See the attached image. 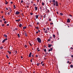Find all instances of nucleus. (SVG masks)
I'll use <instances>...</instances> for the list:
<instances>
[{
  "label": "nucleus",
  "instance_id": "obj_1",
  "mask_svg": "<svg viewBox=\"0 0 73 73\" xmlns=\"http://www.w3.org/2000/svg\"><path fill=\"white\" fill-rule=\"evenodd\" d=\"M37 39L38 42H39V43H41V40L40 39V38L38 37Z\"/></svg>",
  "mask_w": 73,
  "mask_h": 73
},
{
  "label": "nucleus",
  "instance_id": "obj_2",
  "mask_svg": "<svg viewBox=\"0 0 73 73\" xmlns=\"http://www.w3.org/2000/svg\"><path fill=\"white\" fill-rule=\"evenodd\" d=\"M52 3H53L54 6H55V5H56V3H55L56 1H55V0H52Z\"/></svg>",
  "mask_w": 73,
  "mask_h": 73
},
{
  "label": "nucleus",
  "instance_id": "obj_3",
  "mask_svg": "<svg viewBox=\"0 0 73 73\" xmlns=\"http://www.w3.org/2000/svg\"><path fill=\"white\" fill-rule=\"evenodd\" d=\"M55 4L56 7H58V2L56 1Z\"/></svg>",
  "mask_w": 73,
  "mask_h": 73
},
{
  "label": "nucleus",
  "instance_id": "obj_4",
  "mask_svg": "<svg viewBox=\"0 0 73 73\" xmlns=\"http://www.w3.org/2000/svg\"><path fill=\"white\" fill-rule=\"evenodd\" d=\"M6 40H7V38H6L5 39H4L2 41V43H4V42H5Z\"/></svg>",
  "mask_w": 73,
  "mask_h": 73
},
{
  "label": "nucleus",
  "instance_id": "obj_5",
  "mask_svg": "<svg viewBox=\"0 0 73 73\" xmlns=\"http://www.w3.org/2000/svg\"><path fill=\"white\" fill-rule=\"evenodd\" d=\"M19 14H20V12L19 11H17L16 13H15V15H19Z\"/></svg>",
  "mask_w": 73,
  "mask_h": 73
},
{
  "label": "nucleus",
  "instance_id": "obj_6",
  "mask_svg": "<svg viewBox=\"0 0 73 73\" xmlns=\"http://www.w3.org/2000/svg\"><path fill=\"white\" fill-rule=\"evenodd\" d=\"M48 48H50L51 47V46L52 45L51 44H48Z\"/></svg>",
  "mask_w": 73,
  "mask_h": 73
},
{
  "label": "nucleus",
  "instance_id": "obj_7",
  "mask_svg": "<svg viewBox=\"0 0 73 73\" xmlns=\"http://www.w3.org/2000/svg\"><path fill=\"white\" fill-rule=\"evenodd\" d=\"M16 21H17L18 22H19V21H20V19H19L18 20H15Z\"/></svg>",
  "mask_w": 73,
  "mask_h": 73
},
{
  "label": "nucleus",
  "instance_id": "obj_8",
  "mask_svg": "<svg viewBox=\"0 0 73 73\" xmlns=\"http://www.w3.org/2000/svg\"><path fill=\"white\" fill-rule=\"evenodd\" d=\"M67 22H68L69 23H70V19H68L67 21Z\"/></svg>",
  "mask_w": 73,
  "mask_h": 73
},
{
  "label": "nucleus",
  "instance_id": "obj_9",
  "mask_svg": "<svg viewBox=\"0 0 73 73\" xmlns=\"http://www.w3.org/2000/svg\"><path fill=\"white\" fill-rule=\"evenodd\" d=\"M4 36L5 37L7 38V35H4Z\"/></svg>",
  "mask_w": 73,
  "mask_h": 73
},
{
  "label": "nucleus",
  "instance_id": "obj_10",
  "mask_svg": "<svg viewBox=\"0 0 73 73\" xmlns=\"http://www.w3.org/2000/svg\"><path fill=\"white\" fill-rule=\"evenodd\" d=\"M7 52L9 53V54H11V52L9 51H7Z\"/></svg>",
  "mask_w": 73,
  "mask_h": 73
},
{
  "label": "nucleus",
  "instance_id": "obj_11",
  "mask_svg": "<svg viewBox=\"0 0 73 73\" xmlns=\"http://www.w3.org/2000/svg\"><path fill=\"white\" fill-rule=\"evenodd\" d=\"M37 9H38L37 7H35V11H36V10H37Z\"/></svg>",
  "mask_w": 73,
  "mask_h": 73
},
{
  "label": "nucleus",
  "instance_id": "obj_12",
  "mask_svg": "<svg viewBox=\"0 0 73 73\" xmlns=\"http://www.w3.org/2000/svg\"><path fill=\"white\" fill-rule=\"evenodd\" d=\"M35 17H36V19L38 17V15H36Z\"/></svg>",
  "mask_w": 73,
  "mask_h": 73
},
{
  "label": "nucleus",
  "instance_id": "obj_13",
  "mask_svg": "<svg viewBox=\"0 0 73 73\" xmlns=\"http://www.w3.org/2000/svg\"><path fill=\"white\" fill-rule=\"evenodd\" d=\"M5 1H6V3H5L6 5H7V4H8V2L6 1V0H5Z\"/></svg>",
  "mask_w": 73,
  "mask_h": 73
},
{
  "label": "nucleus",
  "instance_id": "obj_14",
  "mask_svg": "<svg viewBox=\"0 0 73 73\" xmlns=\"http://www.w3.org/2000/svg\"><path fill=\"white\" fill-rule=\"evenodd\" d=\"M23 28L25 29H26V28H27V27L26 26L24 27H23Z\"/></svg>",
  "mask_w": 73,
  "mask_h": 73
},
{
  "label": "nucleus",
  "instance_id": "obj_15",
  "mask_svg": "<svg viewBox=\"0 0 73 73\" xmlns=\"http://www.w3.org/2000/svg\"><path fill=\"white\" fill-rule=\"evenodd\" d=\"M42 6H44V2H42Z\"/></svg>",
  "mask_w": 73,
  "mask_h": 73
},
{
  "label": "nucleus",
  "instance_id": "obj_16",
  "mask_svg": "<svg viewBox=\"0 0 73 73\" xmlns=\"http://www.w3.org/2000/svg\"><path fill=\"white\" fill-rule=\"evenodd\" d=\"M19 27H21V26H22V25H21V24H20L19 25Z\"/></svg>",
  "mask_w": 73,
  "mask_h": 73
},
{
  "label": "nucleus",
  "instance_id": "obj_17",
  "mask_svg": "<svg viewBox=\"0 0 73 73\" xmlns=\"http://www.w3.org/2000/svg\"><path fill=\"white\" fill-rule=\"evenodd\" d=\"M18 36L19 38H20V34H18Z\"/></svg>",
  "mask_w": 73,
  "mask_h": 73
},
{
  "label": "nucleus",
  "instance_id": "obj_18",
  "mask_svg": "<svg viewBox=\"0 0 73 73\" xmlns=\"http://www.w3.org/2000/svg\"><path fill=\"white\" fill-rule=\"evenodd\" d=\"M6 57L7 58H9V56H8V55H6Z\"/></svg>",
  "mask_w": 73,
  "mask_h": 73
},
{
  "label": "nucleus",
  "instance_id": "obj_19",
  "mask_svg": "<svg viewBox=\"0 0 73 73\" xmlns=\"http://www.w3.org/2000/svg\"><path fill=\"white\" fill-rule=\"evenodd\" d=\"M36 28L37 29H38V30L39 29V28H38V27H36Z\"/></svg>",
  "mask_w": 73,
  "mask_h": 73
},
{
  "label": "nucleus",
  "instance_id": "obj_20",
  "mask_svg": "<svg viewBox=\"0 0 73 73\" xmlns=\"http://www.w3.org/2000/svg\"><path fill=\"white\" fill-rule=\"evenodd\" d=\"M47 41H49V42L50 41V39H48L47 40Z\"/></svg>",
  "mask_w": 73,
  "mask_h": 73
},
{
  "label": "nucleus",
  "instance_id": "obj_21",
  "mask_svg": "<svg viewBox=\"0 0 73 73\" xmlns=\"http://www.w3.org/2000/svg\"><path fill=\"white\" fill-rule=\"evenodd\" d=\"M40 63H37V66H39V65H40Z\"/></svg>",
  "mask_w": 73,
  "mask_h": 73
},
{
  "label": "nucleus",
  "instance_id": "obj_22",
  "mask_svg": "<svg viewBox=\"0 0 73 73\" xmlns=\"http://www.w3.org/2000/svg\"><path fill=\"white\" fill-rule=\"evenodd\" d=\"M70 66V68H73V65H71Z\"/></svg>",
  "mask_w": 73,
  "mask_h": 73
},
{
  "label": "nucleus",
  "instance_id": "obj_23",
  "mask_svg": "<svg viewBox=\"0 0 73 73\" xmlns=\"http://www.w3.org/2000/svg\"><path fill=\"white\" fill-rule=\"evenodd\" d=\"M25 36H27V35L26 33H25Z\"/></svg>",
  "mask_w": 73,
  "mask_h": 73
},
{
  "label": "nucleus",
  "instance_id": "obj_24",
  "mask_svg": "<svg viewBox=\"0 0 73 73\" xmlns=\"http://www.w3.org/2000/svg\"><path fill=\"white\" fill-rule=\"evenodd\" d=\"M53 37H54V38L56 36L54 35H53Z\"/></svg>",
  "mask_w": 73,
  "mask_h": 73
},
{
  "label": "nucleus",
  "instance_id": "obj_25",
  "mask_svg": "<svg viewBox=\"0 0 73 73\" xmlns=\"http://www.w3.org/2000/svg\"><path fill=\"white\" fill-rule=\"evenodd\" d=\"M13 7H14V9H16V6H15V5H13Z\"/></svg>",
  "mask_w": 73,
  "mask_h": 73
},
{
  "label": "nucleus",
  "instance_id": "obj_26",
  "mask_svg": "<svg viewBox=\"0 0 73 73\" xmlns=\"http://www.w3.org/2000/svg\"><path fill=\"white\" fill-rule=\"evenodd\" d=\"M60 15H61V16H62V15H63V14L62 13H60Z\"/></svg>",
  "mask_w": 73,
  "mask_h": 73
},
{
  "label": "nucleus",
  "instance_id": "obj_27",
  "mask_svg": "<svg viewBox=\"0 0 73 73\" xmlns=\"http://www.w3.org/2000/svg\"><path fill=\"white\" fill-rule=\"evenodd\" d=\"M10 11H9L10 13H11V12H12V10L11 9H10Z\"/></svg>",
  "mask_w": 73,
  "mask_h": 73
},
{
  "label": "nucleus",
  "instance_id": "obj_28",
  "mask_svg": "<svg viewBox=\"0 0 73 73\" xmlns=\"http://www.w3.org/2000/svg\"><path fill=\"white\" fill-rule=\"evenodd\" d=\"M24 3V2H23V0H22L21 1V3Z\"/></svg>",
  "mask_w": 73,
  "mask_h": 73
},
{
  "label": "nucleus",
  "instance_id": "obj_29",
  "mask_svg": "<svg viewBox=\"0 0 73 73\" xmlns=\"http://www.w3.org/2000/svg\"><path fill=\"white\" fill-rule=\"evenodd\" d=\"M2 27H4V26H5V25H4V24H3L1 25Z\"/></svg>",
  "mask_w": 73,
  "mask_h": 73
},
{
  "label": "nucleus",
  "instance_id": "obj_30",
  "mask_svg": "<svg viewBox=\"0 0 73 73\" xmlns=\"http://www.w3.org/2000/svg\"><path fill=\"white\" fill-rule=\"evenodd\" d=\"M44 51L45 52H46V49H44Z\"/></svg>",
  "mask_w": 73,
  "mask_h": 73
},
{
  "label": "nucleus",
  "instance_id": "obj_31",
  "mask_svg": "<svg viewBox=\"0 0 73 73\" xmlns=\"http://www.w3.org/2000/svg\"><path fill=\"white\" fill-rule=\"evenodd\" d=\"M7 15H10V13H9V12H8V13H7Z\"/></svg>",
  "mask_w": 73,
  "mask_h": 73
},
{
  "label": "nucleus",
  "instance_id": "obj_32",
  "mask_svg": "<svg viewBox=\"0 0 73 73\" xmlns=\"http://www.w3.org/2000/svg\"><path fill=\"white\" fill-rule=\"evenodd\" d=\"M49 20L50 21H52V20L50 19H49Z\"/></svg>",
  "mask_w": 73,
  "mask_h": 73
},
{
  "label": "nucleus",
  "instance_id": "obj_33",
  "mask_svg": "<svg viewBox=\"0 0 73 73\" xmlns=\"http://www.w3.org/2000/svg\"><path fill=\"white\" fill-rule=\"evenodd\" d=\"M3 48V46H1L0 47V49H2Z\"/></svg>",
  "mask_w": 73,
  "mask_h": 73
},
{
  "label": "nucleus",
  "instance_id": "obj_34",
  "mask_svg": "<svg viewBox=\"0 0 73 73\" xmlns=\"http://www.w3.org/2000/svg\"><path fill=\"white\" fill-rule=\"evenodd\" d=\"M50 50H51V51H52V50H53V48H50Z\"/></svg>",
  "mask_w": 73,
  "mask_h": 73
},
{
  "label": "nucleus",
  "instance_id": "obj_35",
  "mask_svg": "<svg viewBox=\"0 0 73 73\" xmlns=\"http://www.w3.org/2000/svg\"><path fill=\"white\" fill-rule=\"evenodd\" d=\"M32 55V53L31 52L29 54V55Z\"/></svg>",
  "mask_w": 73,
  "mask_h": 73
},
{
  "label": "nucleus",
  "instance_id": "obj_36",
  "mask_svg": "<svg viewBox=\"0 0 73 73\" xmlns=\"http://www.w3.org/2000/svg\"><path fill=\"white\" fill-rule=\"evenodd\" d=\"M4 23L5 24H7V21H5L4 22Z\"/></svg>",
  "mask_w": 73,
  "mask_h": 73
},
{
  "label": "nucleus",
  "instance_id": "obj_37",
  "mask_svg": "<svg viewBox=\"0 0 73 73\" xmlns=\"http://www.w3.org/2000/svg\"><path fill=\"white\" fill-rule=\"evenodd\" d=\"M29 44H30V46H32V44H31V43H30Z\"/></svg>",
  "mask_w": 73,
  "mask_h": 73
},
{
  "label": "nucleus",
  "instance_id": "obj_38",
  "mask_svg": "<svg viewBox=\"0 0 73 73\" xmlns=\"http://www.w3.org/2000/svg\"><path fill=\"white\" fill-rule=\"evenodd\" d=\"M25 48H27V45H25Z\"/></svg>",
  "mask_w": 73,
  "mask_h": 73
},
{
  "label": "nucleus",
  "instance_id": "obj_39",
  "mask_svg": "<svg viewBox=\"0 0 73 73\" xmlns=\"http://www.w3.org/2000/svg\"><path fill=\"white\" fill-rule=\"evenodd\" d=\"M46 29H47V30H48V31H49V29L48 28H47Z\"/></svg>",
  "mask_w": 73,
  "mask_h": 73
},
{
  "label": "nucleus",
  "instance_id": "obj_40",
  "mask_svg": "<svg viewBox=\"0 0 73 73\" xmlns=\"http://www.w3.org/2000/svg\"><path fill=\"white\" fill-rule=\"evenodd\" d=\"M40 9H42V7H40Z\"/></svg>",
  "mask_w": 73,
  "mask_h": 73
},
{
  "label": "nucleus",
  "instance_id": "obj_41",
  "mask_svg": "<svg viewBox=\"0 0 73 73\" xmlns=\"http://www.w3.org/2000/svg\"><path fill=\"white\" fill-rule=\"evenodd\" d=\"M29 57H31V55H29Z\"/></svg>",
  "mask_w": 73,
  "mask_h": 73
},
{
  "label": "nucleus",
  "instance_id": "obj_42",
  "mask_svg": "<svg viewBox=\"0 0 73 73\" xmlns=\"http://www.w3.org/2000/svg\"><path fill=\"white\" fill-rule=\"evenodd\" d=\"M18 29L17 28H15V30H18Z\"/></svg>",
  "mask_w": 73,
  "mask_h": 73
},
{
  "label": "nucleus",
  "instance_id": "obj_43",
  "mask_svg": "<svg viewBox=\"0 0 73 73\" xmlns=\"http://www.w3.org/2000/svg\"><path fill=\"white\" fill-rule=\"evenodd\" d=\"M44 32H45V33H48V32H47L46 31H45Z\"/></svg>",
  "mask_w": 73,
  "mask_h": 73
},
{
  "label": "nucleus",
  "instance_id": "obj_44",
  "mask_svg": "<svg viewBox=\"0 0 73 73\" xmlns=\"http://www.w3.org/2000/svg\"><path fill=\"white\" fill-rule=\"evenodd\" d=\"M26 7L27 8H29V6L28 5H27Z\"/></svg>",
  "mask_w": 73,
  "mask_h": 73
},
{
  "label": "nucleus",
  "instance_id": "obj_45",
  "mask_svg": "<svg viewBox=\"0 0 73 73\" xmlns=\"http://www.w3.org/2000/svg\"><path fill=\"white\" fill-rule=\"evenodd\" d=\"M30 15H33V13H30Z\"/></svg>",
  "mask_w": 73,
  "mask_h": 73
},
{
  "label": "nucleus",
  "instance_id": "obj_46",
  "mask_svg": "<svg viewBox=\"0 0 73 73\" xmlns=\"http://www.w3.org/2000/svg\"><path fill=\"white\" fill-rule=\"evenodd\" d=\"M47 11L48 13L49 12V10L48 9H47Z\"/></svg>",
  "mask_w": 73,
  "mask_h": 73
},
{
  "label": "nucleus",
  "instance_id": "obj_47",
  "mask_svg": "<svg viewBox=\"0 0 73 73\" xmlns=\"http://www.w3.org/2000/svg\"><path fill=\"white\" fill-rule=\"evenodd\" d=\"M37 25H38V24H39V22H37Z\"/></svg>",
  "mask_w": 73,
  "mask_h": 73
},
{
  "label": "nucleus",
  "instance_id": "obj_48",
  "mask_svg": "<svg viewBox=\"0 0 73 73\" xmlns=\"http://www.w3.org/2000/svg\"><path fill=\"white\" fill-rule=\"evenodd\" d=\"M69 16H70L71 17H72V15H69Z\"/></svg>",
  "mask_w": 73,
  "mask_h": 73
},
{
  "label": "nucleus",
  "instance_id": "obj_49",
  "mask_svg": "<svg viewBox=\"0 0 73 73\" xmlns=\"http://www.w3.org/2000/svg\"><path fill=\"white\" fill-rule=\"evenodd\" d=\"M30 61L31 62H32V59H31V60H30Z\"/></svg>",
  "mask_w": 73,
  "mask_h": 73
},
{
  "label": "nucleus",
  "instance_id": "obj_50",
  "mask_svg": "<svg viewBox=\"0 0 73 73\" xmlns=\"http://www.w3.org/2000/svg\"><path fill=\"white\" fill-rule=\"evenodd\" d=\"M51 51V50H50V49H49L48 50V52H50Z\"/></svg>",
  "mask_w": 73,
  "mask_h": 73
},
{
  "label": "nucleus",
  "instance_id": "obj_51",
  "mask_svg": "<svg viewBox=\"0 0 73 73\" xmlns=\"http://www.w3.org/2000/svg\"><path fill=\"white\" fill-rule=\"evenodd\" d=\"M42 63H43V61H42L41 62L40 64H42Z\"/></svg>",
  "mask_w": 73,
  "mask_h": 73
},
{
  "label": "nucleus",
  "instance_id": "obj_52",
  "mask_svg": "<svg viewBox=\"0 0 73 73\" xmlns=\"http://www.w3.org/2000/svg\"><path fill=\"white\" fill-rule=\"evenodd\" d=\"M3 21H5V18H4L3 19Z\"/></svg>",
  "mask_w": 73,
  "mask_h": 73
},
{
  "label": "nucleus",
  "instance_id": "obj_53",
  "mask_svg": "<svg viewBox=\"0 0 73 73\" xmlns=\"http://www.w3.org/2000/svg\"><path fill=\"white\" fill-rule=\"evenodd\" d=\"M36 57H38V55H36Z\"/></svg>",
  "mask_w": 73,
  "mask_h": 73
},
{
  "label": "nucleus",
  "instance_id": "obj_54",
  "mask_svg": "<svg viewBox=\"0 0 73 73\" xmlns=\"http://www.w3.org/2000/svg\"><path fill=\"white\" fill-rule=\"evenodd\" d=\"M0 22H1V23L2 22V20H0Z\"/></svg>",
  "mask_w": 73,
  "mask_h": 73
},
{
  "label": "nucleus",
  "instance_id": "obj_55",
  "mask_svg": "<svg viewBox=\"0 0 73 73\" xmlns=\"http://www.w3.org/2000/svg\"><path fill=\"white\" fill-rule=\"evenodd\" d=\"M44 64H42V66H44Z\"/></svg>",
  "mask_w": 73,
  "mask_h": 73
},
{
  "label": "nucleus",
  "instance_id": "obj_56",
  "mask_svg": "<svg viewBox=\"0 0 73 73\" xmlns=\"http://www.w3.org/2000/svg\"><path fill=\"white\" fill-rule=\"evenodd\" d=\"M43 29H44V31H46V30H45V28H44Z\"/></svg>",
  "mask_w": 73,
  "mask_h": 73
},
{
  "label": "nucleus",
  "instance_id": "obj_57",
  "mask_svg": "<svg viewBox=\"0 0 73 73\" xmlns=\"http://www.w3.org/2000/svg\"><path fill=\"white\" fill-rule=\"evenodd\" d=\"M38 32H40V30H38Z\"/></svg>",
  "mask_w": 73,
  "mask_h": 73
},
{
  "label": "nucleus",
  "instance_id": "obj_58",
  "mask_svg": "<svg viewBox=\"0 0 73 73\" xmlns=\"http://www.w3.org/2000/svg\"><path fill=\"white\" fill-rule=\"evenodd\" d=\"M12 3H13V2H11V4H12Z\"/></svg>",
  "mask_w": 73,
  "mask_h": 73
},
{
  "label": "nucleus",
  "instance_id": "obj_59",
  "mask_svg": "<svg viewBox=\"0 0 73 73\" xmlns=\"http://www.w3.org/2000/svg\"><path fill=\"white\" fill-rule=\"evenodd\" d=\"M21 58H23V57L22 56H21Z\"/></svg>",
  "mask_w": 73,
  "mask_h": 73
},
{
  "label": "nucleus",
  "instance_id": "obj_60",
  "mask_svg": "<svg viewBox=\"0 0 73 73\" xmlns=\"http://www.w3.org/2000/svg\"><path fill=\"white\" fill-rule=\"evenodd\" d=\"M39 0H37V2H39Z\"/></svg>",
  "mask_w": 73,
  "mask_h": 73
},
{
  "label": "nucleus",
  "instance_id": "obj_61",
  "mask_svg": "<svg viewBox=\"0 0 73 73\" xmlns=\"http://www.w3.org/2000/svg\"><path fill=\"white\" fill-rule=\"evenodd\" d=\"M45 17H46V16H45V15H44V18H45Z\"/></svg>",
  "mask_w": 73,
  "mask_h": 73
},
{
  "label": "nucleus",
  "instance_id": "obj_62",
  "mask_svg": "<svg viewBox=\"0 0 73 73\" xmlns=\"http://www.w3.org/2000/svg\"><path fill=\"white\" fill-rule=\"evenodd\" d=\"M50 39H52V36H50Z\"/></svg>",
  "mask_w": 73,
  "mask_h": 73
},
{
  "label": "nucleus",
  "instance_id": "obj_63",
  "mask_svg": "<svg viewBox=\"0 0 73 73\" xmlns=\"http://www.w3.org/2000/svg\"><path fill=\"white\" fill-rule=\"evenodd\" d=\"M70 49H73V48L72 47H71Z\"/></svg>",
  "mask_w": 73,
  "mask_h": 73
},
{
  "label": "nucleus",
  "instance_id": "obj_64",
  "mask_svg": "<svg viewBox=\"0 0 73 73\" xmlns=\"http://www.w3.org/2000/svg\"><path fill=\"white\" fill-rule=\"evenodd\" d=\"M34 54H35V53H33L32 55H34Z\"/></svg>",
  "mask_w": 73,
  "mask_h": 73
}]
</instances>
